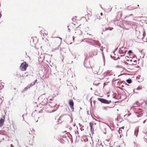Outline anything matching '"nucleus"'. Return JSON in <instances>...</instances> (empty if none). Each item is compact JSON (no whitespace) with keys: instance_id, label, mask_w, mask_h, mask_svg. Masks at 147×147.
Returning a JSON list of instances; mask_svg holds the SVG:
<instances>
[{"instance_id":"obj_48","label":"nucleus","mask_w":147,"mask_h":147,"mask_svg":"<svg viewBox=\"0 0 147 147\" xmlns=\"http://www.w3.org/2000/svg\"><path fill=\"white\" fill-rule=\"evenodd\" d=\"M130 115H131V114H129L127 115V116L128 117Z\"/></svg>"},{"instance_id":"obj_28","label":"nucleus","mask_w":147,"mask_h":147,"mask_svg":"<svg viewBox=\"0 0 147 147\" xmlns=\"http://www.w3.org/2000/svg\"><path fill=\"white\" fill-rule=\"evenodd\" d=\"M132 15H133V14H130V15H128V16H126L125 17V18H128V17H130V16H132Z\"/></svg>"},{"instance_id":"obj_35","label":"nucleus","mask_w":147,"mask_h":147,"mask_svg":"<svg viewBox=\"0 0 147 147\" xmlns=\"http://www.w3.org/2000/svg\"><path fill=\"white\" fill-rule=\"evenodd\" d=\"M103 109L104 110H107V107H102Z\"/></svg>"},{"instance_id":"obj_6","label":"nucleus","mask_w":147,"mask_h":147,"mask_svg":"<svg viewBox=\"0 0 147 147\" xmlns=\"http://www.w3.org/2000/svg\"><path fill=\"white\" fill-rule=\"evenodd\" d=\"M5 116L3 115L2 117H1L0 119V127H1L3 125L5 119Z\"/></svg>"},{"instance_id":"obj_18","label":"nucleus","mask_w":147,"mask_h":147,"mask_svg":"<svg viewBox=\"0 0 147 147\" xmlns=\"http://www.w3.org/2000/svg\"><path fill=\"white\" fill-rule=\"evenodd\" d=\"M126 49V47H121L120 48L118 52H120V51H121L122 50V49Z\"/></svg>"},{"instance_id":"obj_20","label":"nucleus","mask_w":147,"mask_h":147,"mask_svg":"<svg viewBox=\"0 0 147 147\" xmlns=\"http://www.w3.org/2000/svg\"><path fill=\"white\" fill-rule=\"evenodd\" d=\"M109 28L110 29V28H106V27L103 28L102 29V30L103 32H104L108 30Z\"/></svg>"},{"instance_id":"obj_10","label":"nucleus","mask_w":147,"mask_h":147,"mask_svg":"<svg viewBox=\"0 0 147 147\" xmlns=\"http://www.w3.org/2000/svg\"><path fill=\"white\" fill-rule=\"evenodd\" d=\"M63 117V116H61L59 118L57 122L59 123H60L62 122V121H63V119H62V118Z\"/></svg>"},{"instance_id":"obj_12","label":"nucleus","mask_w":147,"mask_h":147,"mask_svg":"<svg viewBox=\"0 0 147 147\" xmlns=\"http://www.w3.org/2000/svg\"><path fill=\"white\" fill-rule=\"evenodd\" d=\"M30 88V86L29 85H28L26 87H25L23 90L22 91V92H24V91H26Z\"/></svg>"},{"instance_id":"obj_43","label":"nucleus","mask_w":147,"mask_h":147,"mask_svg":"<svg viewBox=\"0 0 147 147\" xmlns=\"http://www.w3.org/2000/svg\"><path fill=\"white\" fill-rule=\"evenodd\" d=\"M124 56V54L123 55H120V56L121 57Z\"/></svg>"},{"instance_id":"obj_42","label":"nucleus","mask_w":147,"mask_h":147,"mask_svg":"<svg viewBox=\"0 0 147 147\" xmlns=\"http://www.w3.org/2000/svg\"><path fill=\"white\" fill-rule=\"evenodd\" d=\"M22 117H23V120L24 119V115H22Z\"/></svg>"},{"instance_id":"obj_51","label":"nucleus","mask_w":147,"mask_h":147,"mask_svg":"<svg viewBox=\"0 0 147 147\" xmlns=\"http://www.w3.org/2000/svg\"><path fill=\"white\" fill-rule=\"evenodd\" d=\"M65 138H67V136L65 135Z\"/></svg>"},{"instance_id":"obj_27","label":"nucleus","mask_w":147,"mask_h":147,"mask_svg":"<svg viewBox=\"0 0 147 147\" xmlns=\"http://www.w3.org/2000/svg\"><path fill=\"white\" fill-rule=\"evenodd\" d=\"M142 89V88L140 87H138V88H136V90H141Z\"/></svg>"},{"instance_id":"obj_44","label":"nucleus","mask_w":147,"mask_h":147,"mask_svg":"<svg viewBox=\"0 0 147 147\" xmlns=\"http://www.w3.org/2000/svg\"><path fill=\"white\" fill-rule=\"evenodd\" d=\"M2 16V14L1 13H0V18H1Z\"/></svg>"},{"instance_id":"obj_13","label":"nucleus","mask_w":147,"mask_h":147,"mask_svg":"<svg viewBox=\"0 0 147 147\" xmlns=\"http://www.w3.org/2000/svg\"><path fill=\"white\" fill-rule=\"evenodd\" d=\"M76 32H75V33H77L78 34L80 35L82 34V31L80 30H76Z\"/></svg>"},{"instance_id":"obj_15","label":"nucleus","mask_w":147,"mask_h":147,"mask_svg":"<svg viewBox=\"0 0 147 147\" xmlns=\"http://www.w3.org/2000/svg\"><path fill=\"white\" fill-rule=\"evenodd\" d=\"M62 138H64V137L63 136H61V137L59 139V141L62 144H64V140Z\"/></svg>"},{"instance_id":"obj_22","label":"nucleus","mask_w":147,"mask_h":147,"mask_svg":"<svg viewBox=\"0 0 147 147\" xmlns=\"http://www.w3.org/2000/svg\"><path fill=\"white\" fill-rule=\"evenodd\" d=\"M134 63H131L130 65H136V64L137 61L136 60H134Z\"/></svg>"},{"instance_id":"obj_58","label":"nucleus","mask_w":147,"mask_h":147,"mask_svg":"<svg viewBox=\"0 0 147 147\" xmlns=\"http://www.w3.org/2000/svg\"><path fill=\"white\" fill-rule=\"evenodd\" d=\"M45 94H42V95H41V96H42L44 95Z\"/></svg>"},{"instance_id":"obj_9","label":"nucleus","mask_w":147,"mask_h":147,"mask_svg":"<svg viewBox=\"0 0 147 147\" xmlns=\"http://www.w3.org/2000/svg\"><path fill=\"white\" fill-rule=\"evenodd\" d=\"M48 99L47 98H45L44 100L42 101V103L43 105H46L48 103Z\"/></svg>"},{"instance_id":"obj_34","label":"nucleus","mask_w":147,"mask_h":147,"mask_svg":"<svg viewBox=\"0 0 147 147\" xmlns=\"http://www.w3.org/2000/svg\"><path fill=\"white\" fill-rule=\"evenodd\" d=\"M3 101L2 100L1 98H0V102H1V104L2 103Z\"/></svg>"},{"instance_id":"obj_41","label":"nucleus","mask_w":147,"mask_h":147,"mask_svg":"<svg viewBox=\"0 0 147 147\" xmlns=\"http://www.w3.org/2000/svg\"><path fill=\"white\" fill-rule=\"evenodd\" d=\"M125 63L126 64V65H128V63L127 62H125Z\"/></svg>"},{"instance_id":"obj_59","label":"nucleus","mask_w":147,"mask_h":147,"mask_svg":"<svg viewBox=\"0 0 147 147\" xmlns=\"http://www.w3.org/2000/svg\"><path fill=\"white\" fill-rule=\"evenodd\" d=\"M130 62H131V61H132V59H131V60H130Z\"/></svg>"},{"instance_id":"obj_53","label":"nucleus","mask_w":147,"mask_h":147,"mask_svg":"<svg viewBox=\"0 0 147 147\" xmlns=\"http://www.w3.org/2000/svg\"><path fill=\"white\" fill-rule=\"evenodd\" d=\"M113 98H115V99H116V97H115V96H114L113 97Z\"/></svg>"},{"instance_id":"obj_3","label":"nucleus","mask_w":147,"mask_h":147,"mask_svg":"<svg viewBox=\"0 0 147 147\" xmlns=\"http://www.w3.org/2000/svg\"><path fill=\"white\" fill-rule=\"evenodd\" d=\"M28 64L25 61H24L22 63L20 66V68L22 71H25L26 70L28 66Z\"/></svg>"},{"instance_id":"obj_62","label":"nucleus","mask_w":147,"mask_h":147,"mask_svg":"<svg viewBox=\"0 0 147 147\" xmlns=\"http://www.w3.org/2000/svg\"><path fill=\"white\" fill-rule=\"evenodd\" d=\"M75 89H76V90L77 89V87L76 86Z\"/></svg>"},{"instance_id":"obj_50","label":"nucleus","mask_w":147,"mask_h":147,"mask_svg":"<svg viewBox=\"0 0 147 147\" xmlns=\"http://www.w3.org/2000/svg\"><path fill=\"white\" fill-rule=\"evenodd\" d=\"M11 147H13V146L12 144H11Z\"/></svg>"},{"instance_id":"obj_37","label":"nucleus","mask_w":147,"mask_h":147,"mask_svg":"<svg viewBox=\"0 0 147 147\" xmlns=\"http://www.w3.org/2000/svg\"><path fill=\"white\" fill-rule=\"evenodd\" d=\"M83 128H82V127H80V129L81 131H83L84 130V129H82Z\"/></svg>"},{"instance_id":"obj_17","label":"nucleus","mask_w":147,"mask_h":147,"mask_svg":"<svg viewBox=\"0 0 147 147\" xmlns=\"http://www.w3.org/2000/svg\"><path fill=\"white\" fill-rule=\"evenodd\" d=\"M138 129L135 130L134 131V135L136 136L137 137L138 135Z\"/></svg>"},{"instance_id":"obj_49","label":"nucleus","mask_w":147,"mask_h":147,"mask_svg":"<svg viewBox=\"0 0 147 147\" xmlns=\"http://www.w3.org/2000/svg\"><path fill=\"white\" fill-rule=\"evenodd\" d=\"M125 85H126L127 86H129V85H128V84H127V83H125Z\"/></svg>"},{"instance_id":"obj_4","label":"nucleus","mask_w":147,"mask_h":147,"mask_svg":"<svg viewBox=\"0 0 147 147\" xmlns=\"http://www.w3.org/2000/svg\"><path fill=\"white\" fill-rule=\"evenodd\" d=\"M98 100L100 102L102 103L106 104H109L111 102V100H107L101 98H97Z\"/></svg>"},{"instance_id":"obj_1","label":"nucleus","mask_w":147,"mask_h":147,"mask_svg":"<svg viewBox=\"0 0 147 147\" xmlns=\"http://www.w3.org/2000/svg\"><path fill=\"white\" fill-rule=\"evenodd\" d=\"M133 25V23L129 21H124L123 22V25L121 28L127 30H128Z\"/></svg>"},{"instance_id":"obj_63","label":"nucleus","mask_w":147,"mask_h":147,"mask_svg":"<svg viewBox=\"0 0 147 147\" xmlns=\"http://www.w3.org/2000/svg\"><path fill=\"white\" fill-rule=\"evenodd\" d=\"M75 89H76V90L77 89V87L76 86Z\"/></svg>"},{"instance_id":"obj_56","label":"nucleus","mask_w":147,"mask_h":147,"mask_svg":"<svg viewBox=\"0 0 147 147\" xmlns=\"http://www.w3.org/2000/svg\"><path fill=\"white\" fill-rule=\"evenodd\" d=\"M144 42H147V38H146V41H144Z\"/></svg>"},{"instance_id":"obj_54","label":"nucleus","mask_w":147,"mask_h":147,"mask_svg":"<svg viewBox=\"0 0 147 147\" xmlns=\"http://www.w3.org/2000/svg\"><path fill=\"white\" fill-rule=\"evenodd\" d=\"M57 37L59 38L61 40H62V38H61L58 37Z\"/></svg>"},{"instance_id":"obj_40","label":"nucleus","mask_w":147,"mask_h":147,"mask_svg":"<svg viewBox=\"0 0 147 147\" xmlns=\"http://www.w3.org/2000/svg\"><path fill=\"white\" fill-rule=\"evenodd\" d=\"M146 122V120H144L143 121V123H145Z\"/></svg>"},{"instance_id":"obj_14","label":"nucleus","mask_w":147,"mask_h":147,"mask_svg":"<svg viewBox=\"0 0 147 147\" xmlns=\"http://www.w3.org/2000/svg\"><path fill=\"white\" fill-rule=\"evenodd\" d=\"M92 41L94 42L95 43V44L97 46H100V43H99L98 41H96L94 40H92Z\"/></svg>"},{"instance_id":"obj_52","label":"nucleus","mask_w":147,"mask_h":147,"mask_svg":"<svg viewBox=\"0 0 147 147\" xmlns=\"http://www.w3.org/2000/svg\"><path fill=\"white\" fill-rule=\"evenodd\" d=\"M126 52H127V51H125L124 52H123V53H125V54L126 53Z\"/></svg>"},{"instance_id":"obj_39","label":"nucleus","mask_w":147,"mask_h":147,"mask_svg":"<svg viewBox=\"0 0 147 147\" xmlns=\"http://www.w3.org/2000/svg\"><path fill=\"white\" fill-rule=\"evenodd\" d=\"M37 81V79H36V80H34V81H33V82H34V83H35H35H36V82Z\"/></svg>"},{"instance_id":"obj_45","label":"nucleus","mask_w":147,"mask_h":147,"mask_svg":"<svg viewBox=\"0 0 147 147\" xmlns=\"http://www.w3.org/2000/svg\"><path fill=\"white\" fill-rule=\"evenodd\" d=\"M100 15L101 16H102L103 15V13H100Z\"/></svg>"},{"instance_id":"obj_46","label":"nucleus","mask_w":147,"mask_h":147,"mask_svg":"<svg viewBox=\"0 0 147 147\" xmlns=\"http://www.w3.org/2000/svg\"><path fill=\"white\" fill-rule=\"evenodd\" d=\"M26 56L28 57H29V58H30V57L29 56H28L27 55V53H26Z\"/></svg>"},{"instance_id":"obj_61","label":"nucleus","mask_w":147,"mask_h":147,"mask_svg":"<svg viewBox=\"0 0 147 147\" xmlns=\"http://www.w3.org/2000/svg\"><path fill=\"white\" fill-rule=\"evenodd\" d=\"M90 90H92V88H90Z\"/></svg>"},{"instance_id":"obj_5","label":"nucleus","mask_w":147,"mask_h":147,"mask_svg":"<svg viewBox=\"0 0 147 147\" xmlns=\"http://www.w3.org/2000/svg\"><path fill=\"white\" fill-rule=\"evenodd\" d=\"M69 104L71 109L72 111L73 112L74 110V102L72 99H70L69 100Z\"/></svg>"},{"instance_id":"obj_32","label":"nucleus","mask_w":147,"mask_h":147,"mask_svg":"<svg viewBox=\"0 0 147 147\" xmlns=\"http://www.w3.org/2000/svg\"><path fill=\"white\" fill-rule=\"evenodd\" d=\"M135 90H136V89H134L133 90V92H134V93H136V94H138V92H136L135 91Z\"/></svg>"},{"instance_id":"obj_29","label":"nucleus","mask_w":147,"mask_h":147,"mask_svg":"<svg viewBox=\"0 0 147 147\" xmlns=\"http://www.w3.org/2000/svg\"><path fill=\"white\" fill-rule=\"evenodd\" d=\"M129 58V57H128V56H126V57H125V59H126V60L127 61H129V60L128 59V58Z\"/></svg>"},{"instance_id":"obj_30","label":"nucleus","mask_w":147,"mask_h":147,"mask_svg":"<svg viewBox=\"0 0 147 147\" xmlns=\"http://www.w3.org/2000/svg\"><path fill=\"white\" fill-rule=\"evenodd\" d=\"M102 57H103V59L104 60V62H105V57L104 56L103 53H102Z\"/></svg>"},{"instance_id":"obj_8","label":"nucleus","mask_w":147,"mask_h":147,"mask_svg":"<svg viewBox=\"0 0 147 147\" xmlns=\"http://www.w3.org/2000/svg\"><path fill=\"white\" fill-rule=\"evenodd\" d=\"M90 126V130L91 134H94V129L93 128V124L90 122L89 123Z\"/></svg>"},{"instance_id":"obj_7","label":"nucleus","mask_w":147,"mask_h":147,"mask_svg":"<svg viewBox=\"0 0 147 147\" xmlns=\"http://www.w3.org/2000/svg\"><path fill=\"white\" fill-rule=\"evenodd\" d=\"M63 49H60V53H61V55L60 56V57L62 59V60L63 61V60L64 59V51H63Z\"/></svg>"},{"instance_id":"obj_26","label":"nucleus","mask_w":147,"mask_h":147,"mask_svg":"<svg viewBox=\"0 0 147 147\" xmlns=\"http://www.w3.org/2000/svg\"><path fill=\"white\" fill-rule=\"evenodd\" d=\"M123 50H122L121 51H120V52H119V54H125V53H123Z\"/></svg>"},{"instance_id":"obj_60","label":"nucleus","mask_w":147,"mask_h":147,"mask_svg":"<svg viewBox=\"0 0 147 147\" xmlns=\"http://www.w3.org/2000/svg\"><path fill=\"white\" fill-rule=\"evenodd\" d=\"M66 135H67V137H68L69 138V137L68 136V135L67 134H66Z\"/></svg>"},{"instance_id":"obj_57","label":"nucleus","mask_w":147,"mask_h":147,"mask_svg":"<svg viewBox=\"0 0 147 147\" xmlns=\"http://www.w3.org/2000/svg\"><path fill=\"white\" fill-rule=\"evenodd\" d=\"M118 88H119L120 89H122V88H120V87H118Z\"/></svg>"},{"instance_id":"obj_16","label":"nucleus","mask_w":147,"mask_h":147,"mask_svg":"<svg viewBox=\"0 0 147 147\" xmlns=\"http://www.w3.org/2000/svg\"><path fill=\"white\" fill-rule=\"evenodd\" d=\"M126 81L127 83L129 84H130L132 82V80L130 78H129L127 80H126Z\"/></svg>"},{"instance_id":"obj_64","label":"nucleus","mask_w":147,"mask_h":147,"mask_svg":"<svg viewBox=\"0 0 147 147\" xmlns=\"http://www.w3.org/2000/svg\"><path fill=\"white\" fill-rule=\"evenodd\" d=\"M127 115H125L124 116V117H125V116H126Z\"/></svg>"},{"instance_id":"obj_2","label":"nucleus","mask_w":147,"mask_h":147,"mask_svg":"<svg viewBox=\"0 0 147 147\" xmlns=\"http://www.w3.org/2000/svg\"><path fill=\"white\" fill-rule=\"evenodd\" d=\"M134 110V113L136 115V116L138 117H140L143 115V111L140 108L135 109Z\"/></svg>"},{"instance_id":"obj_33","label":"nucleus","mask_w":147,"mask_h":147,"mask_svg":"<svg viewBox=\"0 0 147 147\" xmlns=\"http://www.w3.org/2000/svg\"><path fill=\"white\" fill-rule=\"evenodd\" d=\"M145 35H146V34H145V33H144L143 34V38H142V39H144V37L145 36Z\"/></svg>"},{"instance_id":"obj_38","label":"nucleus","mask_w":147,"mask_h":147,"mask_svg":"<svg viewBox=\"0 0 147 147\" xmlns=\"http://www.w3.org/2000/svg\"><path fill=\"white\" fill-rule=\"evenodd\" d=\"M120 128V129H124V126H122V127H121V128Z\"/></svg>"},{"instance_id":"obj_19","label":"nucleus","mask_w":147,"mask_h":147,"mask_svg":"<svg viewBox=\"0 0 147 147\" xmlns=\"http://www.w3.org/2000/svg\"><path fill=\"white\" fill-rule=\"evenodd\" d=\"M35 84V83L33 82H31V84H29V85L30 86V87H31L32 86H34Z\"/></svg>"},{"instance_id":"obj_24","label":"nucleus","mask_w":147,"mask_h":147,"mask_svg":"<svg viewBox=\"0 0 147 147\" xmlns=\"http://www.w3.org/2000/svg\"><path fill=\"white\" fill-rule=\"evenodd\" d=\"M132 53V51L131 50H129L128 51L127 53L128 54H131Z\"/></svg>"},{"instance_id":"obj_31","label":"nucleus","mask_w":147,"mask_h":147,"mask_svg":"<svg viewBox=\"0 0 147 147\" xmlns=\"http://www.w3.org/2000/svg\"><path fill=\"white\" fill-rule=\"evenodd\" d=\"M79 125L80 127H82V128H83L84 127V126H83L82 124H81L80 123H79Z\"/></svg>"},{"instance_id":"obj_21","label":"nucleus","mask_w":147,"mask_h":147,"mask_svg":"<svg viewBox=\"0 0 147 147\" xmlns=\"http://www.w3.org/2000/svg\"><path fill=\"white\" fill-rule=\"evenodd\" d=\"M118 133L120 134V137L121 136V134H122V131L120 129V128L119 129V130L118 131Z\"/></svg>"},{"instance_id":"obj_47","label":"nucleus","mask_w":147,"mask_h":147,"mask_svg":"<svg viewBox=\"0 0 147 147\" xmlns=\"http://www.w3.org/2000/svg\"><path fill=\"white\" fill-rule=\"evenodd\" d=\"M87 143H88L87 144H88H88L90 143V144H91V142H87Z\"/></svg>"},{"instance_id":"obj_11","label":"nucleus","mask_w":147,"mask_h":147,"mask_svg":"<svg viewBox=\"0 0 147 147\" xmlns=\"http://www.w3.org/2000/svg\"><path fill=\"white\" fill-rule=\"evenodd\" d=\"M40 34L41 35H43L44 36H45V35H47V32L46 31H44L41 30L40 32Z\"/></svg>"},{"instance_id":"obj_25","label":"nucleus","mask_w":147,"mask_h":147,"mask_svg":"<svg viewBox=\"0 0 147 147\" xmlns=\"http://www.w3.org/2000/svg\"><path fill=\"white\" fill-rule=\"evenodd\" d=\"M56 105H49V106L51 108H53V107H56Z\"/></svg>"},{"instance_id":"obj_36","label":"nucleus","mask_w":147,"mask_h":147,"mask_svg":"<svg viewBox=\"0 0 147 147\" xmlns=\"http://www.w3.org/2000/svg\"><path fill=\"white\" fill-rule=\"evenodd\" d=\"M67 27H68V32H70V29L69 28H68V27H69V26H67Z\"/></svg>"},{"instance_id":"obj_23","label":"nucleus","mask_w":147,"mask_h":147,"mask_svg":"<svg viewBox=\"0 0 147 147\" xmlns=\"http://www.w3.org/2000/svg\"><path fill=\"white\" fill-rule=\"evenodd\" d=\"M100 84V83H98V84H96L95 82H94L93 84V85L96 86H98Z\"/></svg>"},{"instance_id":"obj_55","label":"nucleus","mask_w":147,"mask_h":147,"mask_svg":"<svg viewBox=\"0 0 147 147\" xmlns=\"http://www.w3.org/2000/svg\"><path fill=\"white\" fill-rule=\"evenodd\" d=\"M57 37L59 38L61 40H62V38H61L58 37Z\"/></svg>"}]
</instances>
